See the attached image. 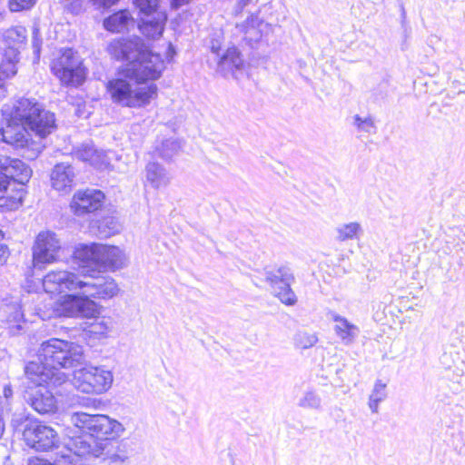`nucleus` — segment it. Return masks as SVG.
Instances as JSON below:
<instances>
[{
  "label": "nucleus",
  "mask_w": 465,
  "mask_h": 465,
  "mask_svg": "<svg viewBox=\"0 0 465 465\" xmlns=\"http://www.w3.org/2000/svg\"><path fill=\"white\" fill-rule=\"evenodd\" d=\"M23 439L26 445L38 451H49L59 446L58 433L42 422L28 421L23 429Z\"/></svg>",
  "instance_id": "obj_9"
},
{
  "label": "nucleus",
  "mask_w": 465,
  "mask_h": 465,
  "mask_svg": "<svg viewBox=\"0 0 465 465\" xmlns=\"http://www.w3.org/2000/svg\"><path fill=\"white\" fill-rule=\"evenodd\" d=\"M146 181L153 188L158 189L161 186L166 185L168 178L165 169L158 163H149L145 168Z\"/></svg>",
  "instance_id": "obj_27"
},
{
  "label": "nucleus",
  "mask_w": 465,
  "mask_h": 465,
  "mask_svg": "<svg viewBox=\"0 0 465 465\" xmlns=\"http://www.w3.org/2000/svg\"><path fill=\"white\" fill-rule=\"evenodd\" d=\"M114 458H120V456L119 455H114V457H112V459L114 460Z\"/></svg>",
  "instance_id": "obj_52"
},
{
  "label": "nucleus",
  "mask_w": 465,
  "mask_h": 465,
  "mask_svg": "<svg viewBox=\"0 0 465 465\" xmlns=\"http://www.w3.org/2000/svg\"><path fill=\"white\" fill-rule=\"evenodd\" d=\"M295 347L306 350L312 348L318 341V337L313 332L307 331H298L293 338Z\"/></svg>",
  "instance_id": "obj_31"
},
{
  "label": "nucleus",
  "mask_w": 465,
  "mask_h": 465,
  "mask_svg": "<svg viewBox=\"0 0 465 465\" xmlns=\"http://www.w3.org/2000/svg\"><path fill=\"white\" fill-rule=\"evenodd\" d=\"M5 432V421L3 418V414H0V439L3 437Z\"/></svg>",
  "instance_id": "obj_47"
},
{
  "label": "nucleus",
  "mask_w": 465,
  "mask_h": 465,
  "mask_svg": "<svg viewBox=\"0 0 465 465\" xmlns=\"http://www.w3.org/2000/svg\"><path fill=\"white\" fill-rule=\"evenodd\" d=\"M49 388L52 386H34L25 391V402L40 415H51L58 410L57 399Z\"/></svg>",
  "instance_id": "obj_15"
},
{
  "label": "nucleus",
  "mask_w": 465,
  "mask_h": 465,
  "mask_svg": "<svg viewBox=\"0 0 465 465\" xmlns=\"http://www.w3.org/2000/svg\"><path fill=\"white\" fill-rule=\"evenodd\" d=\"M54 312L60 317H94L96 304L84 294H66L54 305Z\"/></svg>",
  "instance_id": "obj_14"
},
{
  "label": "nucleus",
  "mask_w": 465,
  "mask_h": 465,
  "mask_svg": "<svg viewBox=\"0 0 465 465\" xmlns=\"http://www.w3.org/2000/svg\"><path fill=\"white\" fill-rule=\"evenodd\" d=\"M238 5H239L240 7H242V6H244L246 5V2L242 0V1L239 2Z\"/></svg>",
  "instance_id": "obj_49"
},
{
  "label": "nucleus",
  "mask_w": 465,
  "mask_h": 465,
  "mask_svg": "<svg viewBox=\"0 0 465 465\" xmlns=\"http://www.w3.org/2000/svg\"><path fill=\"white\" fill-rule=\"evenodd\" d=\"M33 171L18 158L0 153V210L12 211L22 205Z\"/></svg>",
  "instance_id": "obj_4"
},
{
  "label": "nucleus",
  "mask_w": 465,
  "mask_h": 465,
  "mask_svg": "<svg viewBox=\"0 0 465 465\" xmlns=\"http://www.w3.org/2000/svg\"><path fill=\"white\" fill-rule=\"evenodd\" d=\"M160 0H134V3L139 8L140 13L143 15L153 14V12H163L159 9Z\"/></svg>",
  "instance_id": "obj_36"
},
{
  "label": "nucleus",
  "mask_w": 465,
  "mask_h": 465,
  "mask_svg": "<svg viewBox=\"0 0 465 465\" xmlns=\"http://www.w3.org/2000/svg\"><path fill=\"white\" fill-rule=\"evenodd\" d=\"M371 398H376L379 401H384L387 397L386 393V384L382 382L381 380H377L374 388L372 390L371 394L370 395Z\"/></svg>",
  "instance_id": "obj_40"
},
{
  "label": "nucleus",
  "mask_w": 465,
  "mask_h": 465,
  "mask_svg": "<svg viewBox=\"0 0 465 465\" xmlns=\"http://www.w3.org/2000/svg\"><path fill=\"white\" fill-rule=\"evenodd\" d=\"M381 402V401H379L376 398H369V408L373 413H377L379 411V404Z\"/></svg>",
  "instance_id": "obj_45"
},
{
  "label": "nucleus",
  "mask_w": 465,
  "mask_h": 465,
  "mask_svg": "<svg viewBox=\"0 0 465 465\" xmlns=\"http://www.w3.org/2000/svg\"><path fill=\"white\" fill-rule=\"evenodd\" d=\"M354 124L359 131L371 134L372 129H376L374 121L371 117L361 118L359 114L354 115Z\"/></svg>",
  "instance_id": "obj_38"
},
{
  "label": "nucleus",
  "mask_w": 465,
  "mask_h": 465,
  "mask_svg": "<svg viewBox=\"0 0 465 465\" xmlns=\"http://www.w3.org/2000/svg\"><path fill=\"white\" fill-rule=\"evenodd\" d=\"M37 0H8V7L11 12H21L31 9Z\"/></svg>",
  "instance_id": "obj_39"
},
{
  "label": "nucleus",
  "mask_w": 465,
  "mask_h": 465,
  "mask_svg": "<svg viewBox=\"0 0 465 465\" xmlns=\"http://www.w3.org/2000/svg\"><path fill=\"white\" fill-rule=\"evenodd\" d=\"M50 178L54 190L66 193L74 185V169L68 163H56L52 170Z\"/></svg>",
  "instance_id": "obj_22"
},
{
  "label": "nucleus",
  "mask_w": 465,
  "mask_h": 465,
  "mask_svg": "<svg viewBox=\"0 0 465 465\" xmlns=\"http://www.w3.org/2000/svg\"><path fill=\"white\" fill-rule=\"evenodd\" d=\"M24 372L35 386H52L57 388L68 381V376L64 371L53 369L45 363V361H31L25 363Z\"/></svg>",
  "instance_id": "obj_11"
},
{
  "label": "nucleus",
  "mask_w": 465,
  "mask_h": 465,
  "mask_svg": "<svg viewBox=\"0 0 465 465\" xmlns=\"http://www.w3.org/2000/svg\"><path fill=\"white\" fill-rule=\"evenodd\" d=\"M167 18L166 12H153V14L143 15L138 24V28L145 37L158 39L163 34Z\"/></svg>",
  "instance_id": "obj_20"
},
{
  "label": "nucleus",
  "mask_w": 465,
  "mask_h": 465,
  "mask_svg": "<svg viewBox=\"0 0 465 465\" xmlns=\"http://www.w3.org/2000/svg\"><path fill=\"white\" fill-rule=\"evenodd\" d=\"M331 320L335 322L334 332L344 345L352 344L360 334V328L350 322L345 317L331 312Z\"/></svg>",
  "instance_id": "obj_24"
},
{
  "label": "nucleus",
  "mask_w": 465,
  "mask_h": 465,
  "mask_svg": "<svg viewBox=\"0 0 465 465\" xmlns=\"http://www.w3.org/2000/svg\"><path fill=\"white\" fill-rule=\"evenodd\" d=\"M13 395L14 391L11 384L5 385L3 390V396L5 400V403H3L5 405V408L10 405V401L12 400Z\"/></svg>",
  "instance_id": "obj_43"
},
{
  "label": "nucleus",
  "mask_w": 465,
  "mask_h": 465,
  "mask_svg": "<svg viewBox=\"0 0 465 465\" xmlns=\"http://www.w3.org/2000/svg\"><path fill=\"white\" fill-rule=\"evenodd\" d=\"M60 250L61 242L54 232H39L32 248L34 269L42 270L45 265L55 262Z\"/></svg>",
  "instance_id": "obj_10"
},
{
  "label": "nucleus",
  "mask_w": 465,
  "mask_h": 465,
  "mask_svg": "<svg viewBox=\"0 0 465 465\" xmlns=\"http://www.w3.org/2000/svg\"><path fill=\"white\" fill-rule=\"evenodd\" d=\"M75 154L78 159L89 163L95 168H103L109 164L104 152L97 150L92 143H83L77 148Z\"/></svg>",
  "instance_id": "obj_25"
},
{
  "label": "nucleus",
  "mask_w": 465,
  "mask_h": 465,
  "mask_svg": "<svg viewBox=\"0 0 465 465\" xmlns=\"http://www.w3.org/2000/svg\"><path fill=\"white\" fill-rule=\"evenodd\" d=\"M0 313L7 322L15 323L18 329L21 328L20 322L24 321V313L19 302L5 303L1 308Z\"/></svg>",
  "instance_id": "obj_28"
},
{
  "label": "nucleus",
  "mask_w": 465,
  "mask_h": 465,
  "mask_svg": "<svg viewBox=\"0 0 465 465\" xmlns=\"http://www.w3.org/2000/svg\"><path fill=\"white\" fill-rule=\"evenodd\" d=\"M191 0H172V6L174 8H179L180 6L186 5Z\"/></svg>",
  "instance_id": "obj_46"
},
{
  "label": "nucleus",
  "mask_w": 465,
  "mask_h": 465,
  "mask_svg": "<svg viewBox=\"0 0 465 465\" xmlns=\"http://www.w3.org/2000/svg\"><path fill=\"white\" fill-rule=\"evenodd\" d=\"M1 112L5 126L0 128V141L12 145L26 160L37 158L44 146L33 141L28 131L40 139L45 138L56 128L54 114L36 99L27 97L4 104Z\"/></svg>",
  "instance_id": "obj_1"
},
{
  "label": "nucleus",
  "mask_w": 465,
  "mask_h": 465,
  "mask_svg": "<svg viewBox=\"0 0 465 465\" xmlns=\"http://www.w3.org/2000/svg\"><path fill=\"white\" fill-rule=\"evenodd\" d=\"M104 200V193L102 191L86 189L74 195L71 208L75 215L81 216L99 210L103 206Z\"/></svg>",
  "instance_id": "obj_18"
},
{
  "label": "nucleus",
  "mask_w": 465,
  "mask_h": 465,
  "mask_svg": "<svg viewBox=\"0 0 465 465\" xmlns=\"http://www.w3.org/2000/svg\"><path fill=\"white\" fill-rule=\"evenodd\" d=\"M97 272L103 270L115 271L124 267L125 257L123 251L114 245L100 244Z\"/></svg>",
  "instance_id": "obj_23"
},
{
  "label": "nucleus",
  "mask_w": 465,
  "mask_h": 465,
  "mask_svg": "<svg viewBox=\"0 0 465 465\" xmlns=\"http://www.w3.org/2000/svg\"><path fill=\"white\" fill-rule=\"evenodd\" d=\"M38 359L53 369L60 370L76 367L84 361V357L82 346L54 338L41 344Z\"/></svg>",
  "instance_id": "obj_6"
},
{
  "label": "nucleus",
  "mask_w": 465,
  "mask_h": 465,
  "mask_svg": "<svg viewBox=\"0 0 465 465\" xmlns=\"http://www.w3.org/2000/svg\"><path fill=\"white\" fill-rule=\"evenodd\" d=\"M106 90L114 103L129 108H141L148 105L157 96L158 87L155 84L133 87L124 78H114L106 84Z\"/></svg>",
  "instance_id": "obj_5"
},
{
  "label": "nucleus",
  "mask_w": 465,
  "mask_h": 465,
  "mask_svg": "<svg viewBox=\"0 0 465 465\" xmlns=\"http://www.w3.org/2000/svg\"><path fill=\"white\" fill-rule=\"evenodd\" d=\"M43 38L40 33V29L36 25H34L32 31V48L35 60L40 59Z\"/></svg>",
  "instance_id": "obj_37"
},
{
  "label": "nucleus",
  "mask_w": 465,
  "mask_h": 465,
  "mask_svg": "<svg viewBox=\"0 0 465 465\" xmlns=\"http://www.w3.org/2000/svg\"><path fill=\"white\" fill-rule=\"evenodd\" d=\"M51 71L61 84L65 86L77 87L86 78V68L83 59L73 48H63L52 61Z\"/></svg>",
  "instance_id": "obj_7"
},
{
  "label": "nucleus",
  "mask_w": 465,
  "mask_h": 465,
  "mask_svg": "<svg viewBox=\"0 0 465 465\" xmlns=\"http://www.w3.org/2000/svg\"><path fill=\"white\" fill-rule=\"evenodd\" d=\"M9 256V249L5 244L0 243V264L5 262Z\"/></svg>",
  "instance_id": "obj_44"
},
{
  "label": "nucleus",
  "mask_w": 465,
  "mask_h": 465,
  "mask_svg": "<svg viewBox=\"0 0 465 465\" xmlns=\"http://www.w3.org/2000/svg\"><path fill=\"white\" fill-rule=\"evenodd\" d=\"M120 0H89L95 9H108L116 5Z\"/></svg>",
  "instance_id": "obj_42"
},
{
  "label": "nucleus",
  "mask_w": 465,
  "mask_h": 465,
  "mask_svg": "<svg viewBox=\"0 0 465 465\" xmlns=\"http://www.w3.org/2000/svg\"><path fill=\"white\" fill-rule=\"evenodd\" d=\"M16 421H17V420H15V419L12 420V423H13L14 427H16V425H15Z\"/></svg>",
  "instance_id": "obj_50"
},
{
  "label": "nucleus",
  "mask_w": 465,
  "mask_h": 465,
  "mask_svg": "<svg viewBox=\"0 0 465 465\" xmlns=\"http://www.w3.org/2000/svg\"><path fill=\"white\" fill-rule=\"evenodd\" d=\"M101 243L79 244L74 251V257L81 262L82 273H96Z\"/></svg>",
  "instance_id": "obj_21"
},
{
  "label": "nucleus",
  "mask_w": 465,
  "mask_h": 465,
  "mask_svg": "<svg viewBox=\"0 0 465 465\" xmlns=\"http://www.w3.org/2000/svg\"><path fill=\"white\" fill-rule=\"evenodd\" d=\"M5 18V12L0 10V24L4 21Z\"/></svg>",
  "instance_id": "obj_48"
},
{
  "label": "nucleus",
  "mask_w": 465,
  "mask_h": 465,
  "mask_svg": "<svg viewBox=\"0 0 465 465\" xmlns=\"http://www.w3.org/2000/svg\"><path fill=\"white\" fill-rule=\"evenodd\" d=\"M182 148L181 141L178 139H166L162 143L159 149V156L163 160L170 161Z\"/></svg>",
  "instance_id": "obj_30"
},
{
  "label": "nucleus",
  "mask_w": 465,
  "mask_h": 465,
  "mask_svg": "<svg viewBox=\"0 0 465 465\" xmlns=\"http://www.w3.org/2000/svg\"><path fill=\"white\" fill-rule=\"evenodd\" d=\"M294 280L288 266H280L275 271H265V281L272 287L274 296L288 306H293L297 302V296L291 287Z\"/></svg>",
  "instance_id": "obj_12"
},
{
  "label": "nucleus",
  "mask_w": 465,
  "mask_h": 465,
  "mask_svg": "<svg viewBox=\"0 0 465 465\" xmlns=\"http://www.w3.org/2000/svg\"><path fill=\"white\" fill-rule=\"evenodd\" d=\"M113 373L104 366H85L74 371L73 384L80 391L87 394H102L113 383Z\"/></svg>",
  "instance_id": "obj_8"
},
{
  "label": "nucleus",
  "mask_w": 465,
  "mask_h": 465,
  "mask_svg": "<svg viewBox=\"0 0 465 465\" xmlns=\"http://www.w3.org/2000/svg\"><path fill=\"white\" fill-rule=\"evenodd\" d=\"M118 221L112 216L104 217L98 222V230L103 237H109L120 231Z\"/></svg>",
  "instance_id": "obj_34"
},
{
  "label": "nucleus",
  "mask_w": 465,
  "mask_h": 465,
  "mask_svg": "<svg viewBox=\"0 0 465 465\" xmlns=\"http://www.w3.org/2000/svg\"><path fill=\"white\" fill-rule=\"evenodd\" d=\"M298 406L303 409L320 410L322 398L314 390H307L299 400Z\"/></svg>",
  "instance_id": "obj_32"
},
{
  "label": "nucleus",
  "mask_w": 465,
  "mask_h": 465,
  "mask_svg": "<svg viewBox=\"0 0 465 465\" xmlns=\"http://www.w3.org/2000/svg\"><path fill=\"white\" fill-rule=\"evenodd\" d=\"M26 38L27 31L24 26H14L5 30L0 44L3 51L2 59L16 65Z\"/></svg>",
  "instance_id": "obj_16"
},
{
  "label": "nucleus",
  "mask_w": 465,
  "mask_h": 465,
  "mask_svg": "<svg viewBox=\"0 0 465 465\" xmlns=\"http://www.w3.org/2000/svg\"><path fill=\"white\" fill-rule=\"evenodd\" d=\"M131 20L133 17L130 12L127 9H122L105 17L103 25L111 33H121L127 28Z\"/></svg>",
  "instance_id": "obj_26"
},
{
  "label": "nucleus",
  "mask_w": 465,
  "mask_h": 465,
  "mask_svg": "<svg viewBox=\"0 0 465 465\" xmlns=\"http://www.w3.org/2000/svg\"><path fill=\"white\" fill-rule=\"evenodd\" d=\"M64 5V8L74 14L78 15L83 9L82 0H59Z\"/></svg>",
  "instance_id": "obj_41"
},
{
  "label": "nucleus",
  "mask_w": 465,
  "mask_h": 465,
  "mask_svg": "<svg viewBox=\"0 0 465 465\" xmlns=\"http://www.w3.org/2000/svg\"><path fill=\"white\" fill-rule=\"evenodd\" d=\"M70 421L81 432L85 434L70 437L66 443L69 453L64 455H70L77 465L81 464L77 462L74 456L99 457L104 454L105 444L98 442L96 440H114L124 431V427L119 421L104 414H89L77 411L70 415Z\"/></svg>",
  "instance_id": "obj_2"
},
{
  "label": "nucleus",
  "mask_w": 465,
  "mask_h": 465,
  "mask_svg": "<svg viewBox=\"0 0 465 465\" xmlns=\"http://www.w3.org/2000/svg\"><path fill=\"white\" fill-rule=\"evenodd\" d=\"M78 290L90 300L91 298L110 299L119 291L112 277L101 275L100 272L84 273L83 279L80 278Z\"/></svg>",
  "instance_id": "obj_13"
},
{
  "label": "nucleus",
  "mask_w": 465,
  "mask_h": 465,
  "mask_svg": "<svg viewBox=\"0 0 465 465\" xmlns=\"http://www.w3.org/2000/svg\"><path fill=\"white\" fill-rule=\"evenodd\" d=\"M108 52L116 60L127 62L122 73L136 84L159 79L165 68L162 56L150 51L140 37L114 40Z\"/></svg>",
  "instance_id": "obj_3"
},
{
  "label": "nucleus",
  "mask_w": 465,
  "mask_h": 465,
  "mask_svg": "<svg viewBox=\"0 0 465 465\" xmlns=\"http://www.w3.org/2000/svg\"><path fill=\"white\" fill-rule=\"evenodd\" d=\"M360 231H361V224L356 222L342 224L336 229V238L340 242L352 240L357 236Z\"/></svg>",
  "instance_id": "obj_33"
},
{
  "label": "nucleus",
  "mask_w": 465,
  "mask_h": 465,
  "mask_svg": "<svg viewBox=\"0 0 465 465\" xmlns=\"http://www.w3.org/2000/svg\"><path fill=\"white\" fill-rule=\"evenodd\" d=\"M221 47V42L218 39H211L210 49L218 57V70L242 68L243 60L238 48L235 46L229 47L223 54H220Z\"/></svg>",
  "instance_id": "obj_19"
},
{
  "label": "nucleus",
  "mask_w": 465,
  "mask_h": 465,
  "mask_svg": "<svg viewBox=\"0 0 465 465\" xmlns=\"http://www.w3.org/2000/svg\"><path fill=\"white\" fill-rule=\"evenodd\" d=\"M80 277L68 271H51L43 279V287L49 293L77 291Z\"/></svg>",
  "instance_id": "obj_17"
},
{
  "label": "nucleus",
  "mask_w": 465,
  "mask_h": 465,
  "mask_svg": "<svg viewBox=\"0 0 465 465\" xmlns=\"http://www.w3.org/2000/svg\"><path fill=\"white\" fill-rule=\"evenodd\" d=\"M401 11H402V15L404 16V15H405V9H404V7H403V6L401 7Z\"/></svg>",
  "instance_id": "obj_51"
},
{
  "label": "nucleus",
  "mask_w": 465,
  "mask_h": 465,
  "mask_svg": "<svg viewBox=\"0 0 465 465\" xmlns=\"http://www.w3.org/2000/svg\"><path fill=\"white\" fill-rule=\"evenodd\" d=\"M27 465H77L70 455H61L54 462L37 457L30 458Z\"/></svg>",
  "instance_id": "obj_35"
},
{
  "label": "nucleus",
  "mask_w": 465,
  "mask_h": 465,
  "mask_svg": "<svg viewBox=\"0 0 465 465\" xmlns=\"http://www.w3.org/2000/svg\"><path fill=\"white\" fill-rule=\"evenodd\" d=\"M17 72L15 64L6 62L4 59L0 62V98L6 95V80L15 75Z\"/></svg>",
  "instance_id": "obj_29"
}]
</instances>
